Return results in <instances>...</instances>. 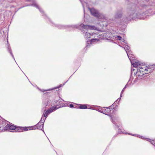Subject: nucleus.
I'll return each mask as SVG.
<instances>
[{"label":"nucleus","mask_w":155,"mask_h":155,"mask_svg":"<svg viewBox=\"0 0 155 155\" xmlns=\"http://www.w3.org/2000/svg\"><path fill=\"white\" fill-rule=\"evenodd\" d=\"M32 127H16L13 125L8 124L5 127H2V129H1V130H14L17 132H22L23 131H26L28 130H31Z\"/></svg>","instance_id":"1"},{"label":"nucleus","mask_w":155,"mask_h":155,"mask_svg":"<svg viewBox=\"0 0 155 155\" xmlns=\"http://www.w3.org/2000/svg\"><path fill=\"white\" fill-rule=\"evenodd\" d=\"M45 118L43 116L41 117L40 121L36 125L37 129H41V128H42L43 129V126Z\"/></svg>","instance_id":"2"},{"label":"nucleus","mask_w":155,"mask_h":155,"mask_svg":"<svg viewBox=\"0 0 155 155\" xmlns=\"http://www.w3.org/2000/svg\"><path fill=\"white\" fill-rule=\"evenodd\" d=\"M80 27L84 29L98 30L97 28L94 26L84 25V24H81L80 25Z\"/></svg>","instance_id":"3"},{"label":"nucleus","mask_w":155,"mask_h":155,"mask_svg":"<svg viewBox=\"0 0 155 155\" xmlns=\"http://www.w3.org/2000/svg\"><path fill=\"white\" fill-rule=\"evenodd\" d=\"M91 14L93 16L99 17L100 16V14L94 8H89Z\"/></svg>","instance_id":"4"},{"label":"nucleus","mask_w":155,"mask_h":155,"mask_svg":"<svg viewBox=\"0 0 155 155\" xmlns=\"http://www.w3.org/2000/svg\"><path fill=\"white\" fill-rule=\"evenodd\" d=\"M124 48L127 54V56L129 59L130 60V58H129V55H128V54L130 55H131V53L132 52L130 50V47L127 45L125 47H124Z\"/></svg>","instance_id":"5"},{"label":"nucleus","mask_w":155,"mask_h":155,"mask_svg":"<svg viewBox=\"0 0 155 155\" xmlns=\"http://www.w3.org/2000/svg\"><path fill=\"white\" fill-rule=\"evenodd\" d=\"M137 69H140L141 71L143 72H147L149 71H148L149 69L146 68L145 66L143 65H142L140 67H139Z\"/></svg>","instance_id":"6"},{"label":"nucleus","mask_w":155,"mask_h":155,"mask_svg":"<svg viewBox=\"0 0 155 155\" xmlns=\"http://www.w3.org/2000/svg\"><path fill=\"white\" fill-rule=\"evenodd\" d=\"M147 72H143L140 70V69H137V75L138 77H143V75L144 74H147Z\"/></svg>","instance_id":"7"},{"label":"nucleus","mask_w":155,"mask_h":155,"mask_svg":"<svg viewBox=\"0 0 155 155\" xmlns=\"http://www.w3.org/2000/svg\"><path fill=\"white\" fill-rule=\"evenodd\" d=\"M133 66L134 67H138V68L139 67H140L142 65H141V63L139 61L135 62V63L133 64Z\"/></svg>","instance_id":"8"},{"label":"nucleus","mask_w":155,"mask_h":155,"mask_svg":"<svg viewBox=\"0 0 155 155\" xmlns=\"http://www.w3.org/2000/svg\"><path fill=\"white\" fill-rule=\"evenodd\" d=\"M101 35H98L97 34L93 33L92 34V38H101Z\"/></svg>","instance_id":"9"},{"label":"nucleus","mask_w":155,"mask_h":155,"mask_svg":"<svg viewBox=\"0 0 155 155\" xmlns=\"http://www.w3.org/2000/svg\"><path fill=\"white\" fill-rule=\"evenodd\" d=\"M84 37L86 38H92V34H91L86 32L84 35Z\"/></svg>","instance_id":"10"},{"label":"nucleus","mask_w":155,"mask_h":155,"mask_svg":"<svg viewBox=\"0 0 155 155\" xmlns=\"http://www.w3.org/2000/svg\"><path fill=\"white\" fill-rule=\"evenodd\" d=\"M134 14H133L132 15H130L129 17H127L126 18V20L125 21H130L131 19H133L134 17H133V15Z\"/></svg>","instance_id":"11"},{"label":"nucleus","mask_w":155,"mask_h":155,"mask_svg":"<svg viewBox=\"0 0 155 155\" xmlns=\"http://www.w3.org/2000/svg\"><path fill=\"white\" fill-rule=\"evenodd\" d=\"M122 15V13L121 12H117L115 15V17L116 18H120Z\"/></svg>","instance_id":"12"},{"label":"nucleus","mask_w":155,"mask_h":155,"mask_svg":"<svg viewBox=\"0 0 155 155\" xmlns=\"http://www.w3.org/2000/svg\"><path fill=\"white\" fill-rule=\"evenodd\" d=\"M100 39H101V38H93L91 39V42H96L97 41H99Z\"/></svg>","instance_id":"13"},{"label":"nucleus","mask_w":155,"mask_h":155,"mask_svg":"<svg viewBox=\"0 0 155 155\" xmlns=\"http://www.w3.org/2000/svg\"><path fill=\"white\" fill-rule=\"evenodd\" d=\"M51 113V111H50V110H48L45 113H44V117H47L48 114Z\"/></svg>","instance_id":"14"},{"label":"nucleus","mask_w":155,"mask_h":155,"mask_svg":"<svg viewBox=\"0 0 155 155\" xmlns=\"http://www.w3.org/2000/svg\"><path fill=\"white\" fill-rule=\"evenodd\" d=\"M58 109L57 108H56L55 106H53L51 107L50 108L49 110H50V111H51V113L54 110H56Z\"/></svg>","instance_id":"15"},{"label":"nucleus","mask_w":155,"mask_h":155,"mask_svg":"<svg viewBox=\"0 0 155 155\" xmlns=\"http://www.w3.org/2000/svg\"><path fill=\"white\" fill-rule=\"evenodd\" d=\"M31 5L32 6H35V7H36V8H38L39 9V10L40 12H41V9L38 6L36 3L33 4H31Z\"/></svg>","instance_id":"16"},{"label":"nucleus","mask_w":155,"mask_h":155,"mask_svg":"<svg viewBox=\"0 0 155 155\" xmlns=\"http://www.w3.org/2000/svg\"><path fill=\"white\" fill-rule=\"evenodd\" d=\"M79 108L80 109H85L87 108V106L85 105H81L79 106Z\"/></svg>","instance_id":"17"},{"label":"nucleus","mask_w":155,"mask_h":155,"mask_svg":"<svg viewBox=\"0 0 155 155\" xmlns=\"http://www.w3.org/2000/svg\"><path fill=\"white\" fill-rule=\"evenodd\" d=\"M8 51H9V52L12 55V57L14 58V59H15L14 56L12 53L11 48H8Z\"/></svg>","instance_id":"18"},{"label":"nucleus","mask_w":155,"mask_h":155,"mask_svg":"<svg viewBox=\"0 0 155 155\" xmlns=\"http://www.w3.org/2000/svg\"><path fill=\"white\" fill-rule=\"evenodd\" d=\"M127 85V84L125 85V86L124 87V88L122 90V91L121 92V93H120V97H122V94H123V92L124 91L125 89L126 88Z\"/></svg>","instance_id":"19"},{"label":"nucleus","mask_w":155,"mask_h":155,"mask_svg":"<svg viewBox=\"0 0 155 155\" xmlns=\"http://www.w3.org/2000/svg\"><path fill=\"white\" fill-rule=\"evenodd\" d=\"M111 106H110L108 107H107L106 108V109H105L106 111H107V112H110L111 111V109L110 108V107Z\"/></svg>","instance_id":"20"},{"label":"nucleus","mask_w":155,"mask_h":155,"mask_svg":"<svg viewBox=\"0 0 155 155\" xmlns=\"http://www.w3.org/2000/svg\"><path fill=\"white\" fill-rule=\"evenodd\" d=\"M102 113H103L105 114H106V115H108V114H106V113L107 112V111H106L105 110V109L104 111H100Z\"/></svg>","instance_id":"21"},{"label":"nucleus","mask_w":155,"mask_h":155,"mask_svg":"<svg viewBox=\"0 0 155 155\" xmlns=\"http://www.w3.org/2000/svg\"><path fill=\"white\" fill-rule=\"evenodd\" d=\"M58 28L60 29H64L65 28V26L62 25H60L58 26Z\"/></svg>","instance_id":"22"},{"label":"nucleus","mask_w":155,"mask_h":155,"mask_svg":"<svg viewBox=\"0 0 155 155\" xmlns=\"http://www.w3.org/2000/svg\"><path fill=\"white\" fill-rule=\"evenodd\" d=\"M117 39L119 40H120L122 38L120 36H117Z\"/></svg>","instance_id":"23"},{"label":"nucleus","mask_w":155,"mask_h":155,"mask_svg":"<svg viewBox=\"0 0 155 155\" xmlns=\"http://www.w3.org/2000/svg\"><path fill=\"white\" fill-rule=\"evenodd\" d=\"M150 142L152 144L154 145V142L153 140H151V141H150Z\"/></svg>","instance_id":"24"},{"label":"nucleus","mask_w":155,"mask_h":155,"mask_svg":"<svg viewBox=\"0 0 155 155\" xmlns=\"http://www.w3.org/2000/svg\"><path fill=\"white\" fill-rule=\"evenodd\" d=\"M70 107L71 108H73L74 107V105L72 104H71L70 105Z\"/></svg>","instance_id":"25"},{"label":"nucleus","mask_w":155,"mask_h":155,"mask_svg":"<svg viewBox=\"0 0 155 155\" xmlns=\"http://www.w3.org/2000/svg\"><path fill=\"white\" fill-rule=\"evenodd\" d=\"M123 42H124L125 43H126L127 41L125 40H123Z\"/></svg>","instance_id":"26"},{"label":"nucleus","mask_w":155,"mask_h":155,"mask_svg":"<svg viewBox=\"0 0 155 155\" xmlns=\"http://www.w3.org/2000/svg\"><path fill=\"white\" fill-rule=\"evenodd\" d=\"M71 26V27H72V28L76 27V26L73 25V26Z\"/></svg>","instance_id":"27"},{"label":"nucleus","mask_w":155,"mask_h":155,"mask_svg":"<svg viewBox=\"0 0 155 155\" xmlns=\"http://www.w3.org/2000/svg\"><path fill=\"white\" fill-rule=\"evenodd\" d=\"M48 103H47L46 104H44V106H47V105H48Z\"/></svg>","instance_id":"28"},{"label":"nucleus","mask_w":155,"mask_h":155,"mask_svg":"<svg viewBox=\"0 0 155 155\" xmlns=\"http://www.w3.org/2000/svg\"><path fill=\"white\" fill-rule=\"evenodd\" d=\"M147 140L148 141H150V142L151 140L150 139H148Z\"/></svg>","instance_id":"29"},{"label":"nucleus","mask_w":155,"mask_h":155,"mask_svg":"<svg viewBox=\"0 0 155 155\" xmlns=\"http://www.w3.org/2000/svg\"><path fill=\"white\" fill-rule=\"evenodd\" d=\"M118 100H120V99H119V98L117 100V101H116V102L117 101H118ZM115 102H114V103H115Z\"/></svg>","instance_id":"30"},{"label":"nucleus","mask_w":155,"mask_h":155,"mask_svg":"<svg viewBox=\"0 0 155 155\" xmlns=\"http://www.w3.org/2000/svg\"><path fill=\"white\" fill-rule=\"evenodd\" d=\"M112 120V122L113 123H114V121L112 119V118L111 117V118Z\"/></svg>","instance_id":"31"},{"label":"nucleus","mask_w":155,"mask_h":155,"mask_svg":"<svg viewBox=\"0 0 155 155\" xmlns=\"http://www.w3.org/2000/svg\"><path fill=\"white\" fill-rule=\"evenodd\" d=\"M49 90H47V91H49ZM47 91V90H44V91Z\"/></svg>","instance_id":"32"},{"label":"nucleus","mask_w":155,"mask_h":155,"mask_svg":"<svg viewBox=\"0 0 155 155\" xmlns=\"http://www.w3.org/2000/svg\"><path fill=\"white\" fill-rule=\"evenodd\" d=\"M31 0H27V1H30Z\"/></svg>","instance_id":"33"},{"label":"nucleus","mask_w":155,"mask_h":155,"mask_svg":"<svg viewBox=\"0 0 155 155\" xmlns=\"http://www.w3.org/2000/svg\"><path fill=\"white\" fill-rule=\"evenodd\" d=\"M80 1L81 2V0H80Z\"/></svg>","instance_id":"34"}]
</instances>
